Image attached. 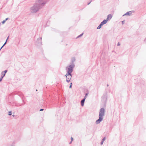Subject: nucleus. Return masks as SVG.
<instances>
[{
    "label": "nucleus",
    "mask_w": 146,
    "mask_h": 146,
    "mask_svg": "<svg viewBox=\"0 0 146 146\" xmlns=\"http://www.w3.org/2000/svg\"><path fill=\"white\" fill-rule=\"evenodd\" d=\"M48 1V0H37L36 3L30 9V11L31 13H35L42 8Z\"/></svg>",
    "instance_id": "1"
},
{
    "label": "nucleus",
    "mask_w": 146,
    "mask_h": 146,
    "mask_svg": "<svg viewBox=\"0 0 146 146\" xmlns=\"http://www.w3.org/2000/svg\"><path fill=\"white\" fill-rule=\"evenodd\" d=\"M105 112V110L104 108H102L100 109L99 115V119L96 121V124H98L103 120Z\"/></svg>",
    "instance_id": "2"
},
{
    "label": "nucleus",
    "mask_w": 146,
    "mask_h": 146,
    "mask_svg": "<svg viewBox=\"0 0 146 146\" xmlns=\"http://www.w3.org/2000/svg\"><path fill=\"white\" fill-rule=\"evenodd\" d=\"M75 67V65L73 64L72 65H70L67 66L66 68V70L67 71V74L69 75H70L73 70V68Z\"/></svg>",
    "instance_id": "3"
},
{
    "label": "nucleus",
    "mask_w": 146,
    "mask_h": 146,
    "mask_svg": "<svg viewBox=\"0 0 146 146\" xmlns=\"http://www.w3.org/2000/svg\"><path fill=\"white\" fill-rule=\"evenodd\" d=\"M107 93L106 92L105 93L103 94L102 98L103 100L106 101L107 99Z\"/></svg>",
    "instance_id": "4"
},
{
    "label": "nucleus",
    "mask_w": 146,
    "mask_h": 146,
    "mask_svg": "<svg viewBox=\"0 0 146 146\" xmlns=\"http://www.w3.org/2000/svg\"><path fill=\"white\" fill-rule=\"evenodd\" d=\"M68 75L67 77H66V81L68 83L70 81V80L72 77V75L71 74H70V75H69L68 74Z\"/></svg>",
    "instance_id": "5"
},
{
    "label": "nucleus",
    "mask_w": 146,
    "mask_h": 146,
    "mask_svg": "<svg viewBox=\"0 0 146 146\" xmlns=\"http://www.w3.org/2000/svg\"><path fill=\"white\" fill-rule=\"evenodd\" d=\"M42 39V37H40L37 39V41H36V42L39 45H42V42L41 41Z\"/></svg>",
    "instance_id": "6"
},
{
    "label": "nucleus",
    "mask_w": 146,
    "mask_h": 146,
    "mask_svg": "<svg viewBox=\"0 0 146 146\" xmlns=\"http://www.w3.org/2000/svg\"><path fill=\"white\" fill-rule=\"evenodd\" d=\"M112 16L111 14H109L107 16V19H106V20H107V21H108V20H110L112 18Z\"/></svg>",
    "instance_id": "7"
},
{
    "label": "nucleus",
    "mask_w": 146,
    "mask_h": 146,
    "mask_svg": "<svg viewBox=\"0 0 146 146\" xmlns=\"http://www.w3.org/2000/svg\"><path fill=\"white\" fill-rule=\"evenodd\" d=\"M75 57H74L72 58L71 60V64L70 65H72L73 64L74 65H75L74 63V62L75 61Z\"/></svg>",
    "instance_id": "8"
},
{
    "label": "nucleus",
    "mask_w": 146,
    "mask_h": 146,
    "mask_svg": "<svg viewBox=\"0 0 146 146\" xmlns=\"http://www.w3.org/2000/svg\"><path fill=\"white\" fill-rule=\"evenodd\" d=\"M86 99L85 98H84L81 101V104L82 106H83L84 105L85 101Z\"/></svg>",
    "instance_id": "9"
},
{
    "label": "nucleus",
    "mask_w": 146,
    "mask_h": 146,
    "mask_svg": "<svg viewBox=\"0 0 146 146\" xmlns=\"http://www.w3.org/2000/svg\"><path fill=\"white\" fill-rule=\"evenodd\" d=\"M107 20L106 19L104 20L102 22L100 23L101 25H104L106 24L107 22Z\"/></svg>",
    "instance_id": "10"
},
{
    "label": "nucleus",
    "mask_w": 146,
    "mask_h": 146,
    "mask_svg": "<svg viewBox=\"0 0 146 146\" xmlns=\"http://www.w3.org/2000/svg\"><path fill=\"white\" fill-rule=\"evenodd\" d=\"M133 11H130L127 12L126 13V14H127V15L129 16H130L132 12H133Z\"/></svg>",
    "instance_id": "11"
},
{
    "label": "nucleus",
    "mask_w": 146,
    "mask_h": 146,
    "mask_svg": "<svg viewBox=\"0 0 146 146\" xmlns=\"http://www.w3.org/2000/svg\"><path fill=\"white\" fill-rule=\"evenodd\" d=\"M102 26V25L100 23L99 25L97 27V29H100L101 27Z\"/></svg>",
    "instance_id": "12"
},
{
    "label": "nucleus",
    "mask_w": 146,
    "mask_h": 146,
    "mask_svg": "<svg viewBox=\"0 0 146 146\" xmlns=\"http://www.w3.org/2000/svg\"><path fill=\"white\" fill-rule=\"evenodd\" d=\"M9 36L8 37H7V39H6V40L5 42V43L4 44H3V46H5V45L6 44V43H7V40H8V38H9Z\"/></svg>",
    "instance_id": "13"
},
{
    "label": "nucleus",
    "mask_w": 146,
    "mask_h": 146,
    "mask_svg": "<svg viewBox=\"0 0 146 146\" xmlns=\"http://www.w3.org/2000/svg\"><path fill=\"white\" fill-rule=\"evenodd\" d=\"M83 35V33H82L80 35H79L78 36L76 37V38H79V37H81V36H82Z\"/></svg>",
    "instance_id": "14"
},
{
    "label": "nucleus",
    "mask_w": 146,
    "mask_h": 146,
    "mask_svg": "<svg viewBox=\"0 0 146 146\" xmlns=\"http://www.w3.org/2000/svg\"><path fill=\"white\" fill-rule=\"evenodd\" d=\"M5 75V74L4 73H3V72H1V76L4 77Z\"/></svg>",
    "instance_id": "15"
},
{
    "label": "nucleus",
    "mask_w": 146,
    "mask_h": 146,
    "mask_svg": "<svg viewBox=\"0 0 146 146\" xmlns=\"http://www.w3.org/2000/svg\"><path fill=\"white\" fill-rule=\"evenodd\" d=\"M88 93H86V94L84 98H85V99H86V98H87V96L88 95Z\"/></svg>",
    "instance_id": "16"
},
{
    "label": "nucleus",
    "mask_w": 146,
    "mask_h": 146,
    "mask_svg": "<svg viewBox=\"0 0 146 146\" xmlns=\"http://www.w3.org/2000/svg\"><path fill=\"white\" fill-rule=\"evenodd\" d=\"M12 112L11 111H9V112L8 115H12Z\"/></svg>",
    "instance_id": "17"
},
{
    "label": "nucleus",
    "mask_w": 146,
    "mask_h": 146,
    "mask_svg": "<svg viewBox=\"0 0 146 146\" xmlns=\"http://www.w3.org/2000/svg\"><path fill=\"white\" fill-rule=\"evenodd\" d=\"M3 72V73H4L5 74H6V73H7V70H5V71H2Z\"/></svg>",
    "instance_id": "18"
},
{
    "label": "nucleus",
    "mask_w": 146,
    "mask_h": 146,
    "mask_svg": "<svg viewBox=\"0 0 146 146\" xmlns=\"http://www.w3.org/2000/svg\"><path fill=\"white\" fill-rule=\"evenodd\" d=\"M3 78V77L2 76H1V77L0 78V82H1L2 81V79Z\"/></svg>",
    "instance_id": "19"
},
{
    "label": "nucleus",
    "mask_w": 146,
    "mask_h": 146,
    "mask_svg": "<svg viewBox=\"0 0 146 146\" xmlns=\"http://www.w3.org/2000/svg\"><path fill=\"white\" fill-rule=\"evenodd\" d=\"M5 20H4L3 21H2L1 23H2V24H3L5 22Z\"/></svg>",
    "instance_id": "20"
},
{
    "label": "nucleus",
    "mask_w": 146,
    "mask_h": 146,
    "mask_svg": "<svg viewBox=\"0 0 146 146\" xmlns=\"http://www.w3.org/2000/svg\"><path fill=\"white\" fill-rule=\"evenodd\" d=\"M106 138L105 137H104L102 140V141H104L106 140Z\"/></svg>",
    "instance_id": "21"
},
{
    "label": "nucleus",
    "mask_w": 146,
    "mask_h": 146,
    "mask_svg": "<svg viewBox=\"0 0 146 146\" xmlns=\"http://www.w3.org/2000/svg\"><path fill=\"white\" fill-rule=\"evenodd\" d=\"M70 85L69 86V88H72V83L71 82L70 84Z\"/></svg>",
    "instance_id": "22"
},
{
    "label": "nucleus",
    "mask_w": 146,
    "mask_h": 146,
    "mask_svg": "<svg viewBox=\"0 0 146 146\" xmlns=\"http://www.w3.org/2000/svg\"><path fill=\"white\" fill-rule=\"evenodd\" d=\"M120 45V43L119 42H118L117 44V46H119Z\"/></svg>",
    "instance_id": "23"
},
{
    "label": "nucleus",
    "mask_w": 146,
    "mask_h": 146,
    "mask_svg": "<svg viewBox=\"0 0 146 146\" xmlns=\"http://www.w3.org/2000/svg\"><path fill=\"white\" fill-rule=\"evenodd\" d=\"M104 141H102L101 142L100 144L102 145L103 144V143Z\"/></svg>",
    "instance_id": "24"
},
{
    "label": "nucleus",
    "mask_w": 146,
    "mask_h": 146,
    "mask_svg": "<svg viewBox=\"0 0 146 146\" xmlns=\"http://www.w3.org/2000/svg\"><path fill=\"white\" fill-rule=\"evenodd\" d=\"M68 74H67V73L65 75V76H65V77H66H66H67V76H68Z\"/></svg>",
    "instance_id": "25"
},
{
    "label": "nucleus",
    "mask_w": 146,
    "mask_h": 146,
    "mask_svg": "<svg viewBox=\"0 0 146 146\" xmlns=\"http://www.w3.org/2000/svg\"><path fill=\"white\" fill-rule=\"evenodd\" d=\"M44 110V109H41L40 110V111H43Z\"/></svg>",
    "instance_id": "26"
},
{
    "label": "nucleus",
    "mask_w": 146,
    "mask_h": 146,
    "mask_svg": "<svg viewBox=\"0 0 146 146\" xmlns=\"http://www.w3.org/2000/svg\"><path fill=\"white\" fill-rule=\"evenodd\" d=\"M73 139V138L72 137H71V141H72Z\"/></svg>",
    "instance_id": "27"
},
{
    "label": "nucleus",
    "mask_w": 146,
    "mask_h": 146,
    "mask_svg": "<svg viewBox=\"0 0 146 146\" xmlns=\"http://www.w3.org/2000/svg\"><path fill=\"white\" fill-rule=\"evenodd\" d=\"M122 23L123 24H124V21H122Z\"/></svg>",
    "instance_id": "28"
},
{
    "label": "nucleus",
    "mask_w": 146,
    "mask_h": 146,
    "mask_svg": "<svg viewBox=\"0 0 146 146\" xmlns=\"http://www.w3.org/2000/svg\"><path fill=\"white\" fill-rule=\"evenodd\" d=\"M91 3V1H90L89 3H88V5H89L90 3Z\"/></svg>",
    "instance_id": "29"
},
{
    "label": "nucleus",
    "mask_w": 146,
    "mask_h": 146,
    "mask_svg": "<svg viewBox=\"0 0 146 146\" xmlns=\"http://www.w3.org/2000/svg\"><path fill=\"white\" fill-rule=\"evenodd\" d=\"M8 19V18H7L5 19V21H6Z\"/></svg>",
    "instance_id": "30"
},
{
    "label": "nucleus",
    "mask_w": 146,
    "mask_h": 146,
    "mask_svg": "<svg viewBox=\"0 0 146 146\" xmlns=\"http://www.w3.org/2000/svg\"><path fill=\"white\" fill-rule=\"evenodd\" d=\"M127 15V14H126V13L124 15H123V16H124V15Z\"/></svg>",
    "instance_id": "31"
},
{
    "label": "nucleus",
    "mask_w": 146,
    "mask_h": 146,
    "mask_svg": "<svg viewBox=\"0 0 146 146\" xmlns=\"http://www.w3.org/2000/svg\"><path fill=\"white\" fill-rule=\"evenodd\" d=\"M3 45L1 47V48H0V51L1 50V49H2V48L3 47Z\"/></svg>",
    "instance_id": "32"
},
{
    "label": "nucleus",
    "mask_w": 146,
    "mask_h": 146,
    "mask_svg": "<svg viewBox=\"0 0 146 146\" xmlns=\"http://www.w3.org/2000/svg\"><path fill=\"white\" fill-rule=\"evenodd\" d=\"M72 141H71V142L69 143L70 144H71V143H72Z\"/></svg>",
    "instance_id": "33"
},
{
    "label": "nucleus",
    "mask_w": 146,
    "mask_h": 146,
    "mask_svg": "<svg viewBox=\"0 0 146 146\" xmlns=\"http://www.w3.org/2000/svg\"><path fill=\"white\" fill-rule=\"evenodd\" d=\"M109 86V85H108V84L107 85V86Z\"/></svg>",
    "instance_id": "34"
},
{
    "label": "nucleus",
    "mask_w": 146,
    "mask_h": 146,
    "mask_svg": "<svg viewBox=\"0 0 146 146\" xmlns=\"http://www.w3.org/2000/svg\"><path fill=\"white\" fill-rule=\"evenodd\" d=\"M92 0H91L90 1H91V2H92Z\"/></svg>",
    "instance_id": "35"
},
{
    "label": "nucleus",
    "mask_w": 146,
    "mask_h": 146,
    "mask_svg": "<svg viewBox=\"0 0 146 146\" xmlns=\"http://www.w3.org/2000/svg\"><path fill=\"white\" fill-rule=\"evenodd\" d=\"M25 104V103H24V104H22V105H24V104Z\"/></svg>",
    "instance_id": "36"
},
{
    "label": "nucleus",
    "mask_w": 146,
    "mask_h": 146,
    "mask_svg": "<svg viewBox=\"0 0 146 146\" xmlns=\"http://www.w3.org/2000/svg\"><path fill=\"white\" fill-rule=\"evenodd\" d=\"M11 146H14V145H12Z\"/></svg>",
    "instance_id": "37"
}]
</instances>
